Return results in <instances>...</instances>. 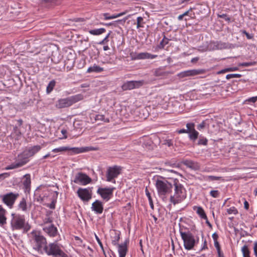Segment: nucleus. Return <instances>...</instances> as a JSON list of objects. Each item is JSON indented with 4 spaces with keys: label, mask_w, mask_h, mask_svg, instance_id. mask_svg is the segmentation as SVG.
<instances>
[{
    "label": "nucleus",
    "mask_w": 257,
    "mask_h": 257,
    "mask_svg": "<svg viewBox=\"0 0 257 257\" xmlns=\"http://www.w3.org/2000/svg\"><path fill=\"white\" fill-rule=\"evenodd\" d=\"M10 225L13 231L22 229L28 231L30 228V226L26 221L24 215L15 213L11 214Z\"/></svg>",
    "instance_id": "nucleus-2"
},
{
    "label": "nucleus",
    "mask_w": 257,
    "mask_h": 257,
    "mask_svg": "<svg viewBox=\"0 0 257 257\" xmlns=\"http://www.w3.org/2000/svg\"><path fill=\"white\" fill-rule=\"evenodd\" d=\"M105 31H106L105 29H104L103 28H99V29L90 30L88 31V32L91 35H94V36H98V35H101L102 34L105 32Z\"/></svg>",
    "instance_id": "nucleus-33"
},
{
    "label": "nucleus",
    "mask_w": 257,
    "mask_h": 257,
    "mask_svg": "<svg viewBox=\"0 0 257 257\" xmlns=\"http://www.w3.org/2000/svg\"><path fill=\"white\" fill-rule=\"evenodd\" d=\"M98 150V148L94 147H73L71 148L67 146H62L59 148H57L54 149L52 150V152L54 153H61L63 152L67 151H72V152L75 154H80L85 152H87L91 151H97Z\"/></svg>",
    "instance_id": "nucleus-8"
},
{
    "label": "nucleus",
    "mask_w": 257,
    "mask_h": 257,
    "mask_svg": "<svg viewBox=\"0 0 257 257\" xmlns=\"http://www.w3.org/2000/svg\"><path fill=\"white\" fill-rule=\"evenodd\" d=\"M226 212L228 214L236 215L238 213V210L234 206H232L227 209Z\"/></svg>",
    "instance_id": "nucleus-41"
},
{
    "label": "nucleus",
    "mask_w": 257,
    "mask_h": 257,
    "mask_svg": "<svg viewBox=\"0 0 257 257\" xmlns=\"http://www.w3.org/2000/svg\"><path fill=\"white\" fill-rule=\"evenodd\" d=\"M91 181V179L88 175L81 172L76 174L73 180L75 183L82 185H86L90 183Z\"/></svg>",
    "instance_id": "nucleus-14"
},
{
    "label": "nucleus",
    "mask_w": 257,
    "mask_h": 257,
    "mask_svg": "<svg viewBox=\"0 0 257 257\" xmlns=\"http://www.w3.org/2000/svg\"><path fill=\"white\" fill-rule=\"evenodd\" d=\"M121 168L117 166L109 167L106 173V181L115 184V179L121 173Z\"/></svg>",
    "instance_id": "nucleus-10"
},
{
    "label": "nucleus",
    "mask_w": 257,
    "mask_h": 257,
    "mask_svg": "<svg viewBox=\"0 0 257 257\" xmlns=\"http://www.w3.org/2000/svg\"><path fill=\"white\" fill-rule=\"evenodd\" d=\"M29 161L28 157L25 153H23L18 155L16 161L6 167V170H13L22 167L26 164Z\"/></svg>",
    "instance_id": "nucleus-11"
},
{
    "label": "nucleus",
    "mask_w": 257,
    "mask_h": 257,
    "mask_svg": "<svg viewBox=\"0 0 257 257\" xmlns=\"http://www.w3.org/2000/svg\"><path fill=\"white\" fill-rule=\"evenodd\" d=\"M214 246L216 248L217 251H218L221 250V248H220L219 242L218 241H214Z\"/></svg>",
    "instance_id": "nucleus-54"
},
{
    "label": "nucleus",
    "mask_w": 257,
    "mask_h": 257,
    "mask_svg": "<svg viewBox=\"0 0 257 257\" xmlns=\"http://www.w3.org/2000/svg\"><path fill=\"white\" fill-rule=\"evenodd\" d=\"M205 126H206V122L205 121H203L201 123H200V124H199L197 125V128L199 131H201L204 128Z\"/></svg>",
    "instance_id": "nucleus-49"
},
{
    "label": "nucleus",
    "mask_w": 257,
    "mask_h": 257,
    "mask_svg": "<svg viewBox=\"0 0 257 257\" xmlns=\"http://www.w3.org/2000/svg\"><path fill=\"white\" fill-rule=\"evenodd\" d=\"M10 176L9 173H4L0 174V180H3L4 179L8 178Z\"/></svg>",
    "instance_id": "nucleus-52"
},
{
    "label": "nucleus",
    "mask_w": 257,
    "mask_h": 257,
    "mask_svg": "<svg viewBox=\"0 0 257 257\" xmlns=\"http://www.w3.org/2000/svg\"><path fill=\"white\" fill-rule=\"evenodd\" d=\"M212 237L214 241H217L218 235L216 232H214V233L212 234Z\"/></svg>",
    "instance_id": "nucleus-60"
},
{
    "label": "nucleus",
    "mask_w": 257,
    "mask_h": 257,
    "mask_svg": "<svg viewBox=\"0 0 257 257\" xmlns=\"http://www.w3.org/2000/svg\"><path fill=\"white\" fill-rule=\"evenodd\" d=\"M44 231L50 237H55L58 234V230L53 224L45 225L43 228Z\"/></svg>",
    "instance_id": "nucleus-17"
},
{
    "label": "nucleus",
    "mask_w": 257,
    "mask_h": 257,
    "mask_svg": "<svg viewBox=\"0 0 257 257\" xmlns=\"http://www.w3.org/2000/svg\"><path fill=\"white\" fill-rule=\"evenodd\" d=\"M191 126H189V127H187V129H184V128H183V129H180L178 131H177V132L178 134H188V133L189 132V131H190V128Z\"/></svg>",
    "instance_id": "nucleus-47"
},
{
    "label": "nucleus",
    "mask_w": 257,
    "mask_h": 257,
    "mask_svg": "<svg viewBox=\"0 0 257 257\" xmlns=\"http://www.w3.org/2000/svg\"><path fill=\"white\" fill-rule=\"evenodd\" d=\"M221 179V177L214 176H207L204 177V179L206 181H217Z\"/></svg>",
    "instance_id": "nucleus-40"
},
{
    "label": "nucleus",
    "mask_w": 257,
    "mask_h": 257,
    "mask_svg": "<svg viewBox=\"0 0 257 257\" xmlns=\"http://www.w3.org/2000/svg\"><path fill=\"white\" fill-rule=\"evenodd\" d=\"M174 194L170 196V200L171 203L175 205L183 201L186 198L187 194L183 185L178 181H174Z\"/></svg>",
    "instance_id": "nucleus-3"
},
{
    "label": "nucleus",
    "mask_w": 257,
    "mask_h": 257,
    "mask_svg": "<svg viewBox=\"0 0 257 257\" xmlns=\"http://www.w3.org/2000/svg\"><path fill=\"white\" fill-rule=\"evenodd\" d=\"M18 124L17 126H19L20 127L23 124V121L22 119H19L17 120Z\"/></svg>",
    "instance_id": "nucleus-63"
},
{
    "label": "nucleus",
    "mask_w": 257,
    "mask_h": 257,
    "mask_svg": "<svg viewBox=\"0 0 257 257\" xmlns=\"http://www.w3.org/2000/svg\"><path fill=\"white\" fill-rule=\"evenodd\" d=\"M210 195L213 198H218L219 196L220 193L218 190H211L210 192Z\"/></svg>",
    "instance_id": "nucleus-45"
},
{
    "label": "nucleus",
    "mask_w": 257,
    "mask_h": 257,
    "mask_svg": "<svg viewBox=\"0 0 257 257\" xmlns=\"http://www.w3.org/2000/svg\"><path fill=\"white\" fill-rule=\"evenodd\" d=\"M95 119L96 120H100L104 122H108L109 119L108 118H106L103 114H97L95 116Z\"/></svg>",
    "instance_id": "nucleus-38"
},
{
    "label": "nucleus",
    "mask_w": 257,
    "mask_h": 257,
    "mask_svg": "<svg viewBox=\"0 0 257 257\" xmlns=\"http://www.w3.org/2000/svg\"><path fill=\"white\" fill-rule=\"evenodd\" d=\"M82 99L83 96L81 94H77L69 97L61 98L57 101L56 106L58 108L69 107Z\"/></svg>",
    "instance_id": "nucleus-9"
},
{
    "label": "nucleus",
    "mask_w": 257,
    "mask_h": 257,
    "mask_svg": "<svg viewBox=\"0 0 257 257\" xmlns=\"http://www.w3.org/2000/svg\"><path fill=\"white\" fill-rule=\"evenodd\" d=\"M158 57V55L149 53V59H153Z\"/></svg>",
    "instance_id": "nucleus-64"
},
{
    "label": "nucleus",
    "mask_w": 257,
    "mask_h": 257,
    "mask_svg": "<svg viewBox=\"0 0 257 257\" xmlns=\"http://www.w3.org/2000/svg\"><path fill=\"white\" fill-rule=\"evenodd\" d=\"M257 100V96L254 97H251L248 99V101L252 103H254Z\"/></svg>",
    "instance_id": "nucleus-59"
},
{
    "label": "nucleus",
    "mask_w": 257,
    "mask_h": 257,
    "mask_svg": "<svg viewBox=\"0 0 257 257\" xmlns=\"http://www.w3.org/2000/svg\"><path fill=\"white\" fill-rule=\"evenodd\" d=\"M6 210L0 205V226H3L7 223Z\"/></svg>",
    "instance_id": "nucleus-27"
},
{
    "label": "nucleus",
    "mask_w": 257,
    "mask_h": 257,
    "mask_svg": "<svg viewBox=\"0 0 257 257\" xmlns=\"http://www.w3.org/2000/svg\"><path fill=\"white\" fill-rule=\"evenodd\" d=\"M41 149V147L39 145L34 146L32 148H30L28 152L29 154L31 156H33L37 152H38Z\"/></svg>",
    "instance_id": "nucleus-34"
},
{
    "label": "nucleus",
    "mask_w": 257,
    "mask_h": 257,
    "mask_svg": "<svg viewBox=\"0 0 257 257\" xmlns=\"http://www.w3.org/2000/svg\"><path fill=\"white\" fill-rule=\"evenodd\" d=\"M120 232L119 231L113 230L111 232V243L113 245H117L118 244V242L120 239Z\"/></svg>",
    "instance_id": "nucleus-25"
},
{
    "label": "nucleus",
    "mask_w": 257,
    "mask_h": 257,
    "mask_svg": "<svg viewBox=\"0 0 257 257\" xmlns=\"http://www.w3.org/2000/svg\"><path fill=\"white\" fill-rule=\"evenodd\" d=\"M218 17L224 19L226 21L230 22V18L228 17L226 14H222L220 15H218Z\"/></svg>",
    "instance_id": "nucleus-48"
},
{
    "label": "nucleus",
    "mask_w": 257,
    "mask_h": 257,
    "mask_svg": "<svg viewBox=\"0 0 257 257\" xmlns=\"http://www.w3.org/2000/svg\"><path fill=\"white\" fill-rule=\"evenodd\" d=\"M253 252L255 257H257V241L254 242Z\"/></svg>",
    "instance_id": "nucleus-57"
},
{
    "label": "nucleus",
    "mask_w": 257,
    "mask_h": 257,
    "mask_svg": "<svg viewBox=\"0 0 257 257\" xmlns=\"http://www.w3.org/2000/svg\"><path fill=\"white\" fill-rule=\"evenodd\" d=\"M227 72H229V68H225L218 72L219 74L224 73Z\"/></svg>",
    "instance_id": "nucleus-62"
},
{
    "label": "nucleus",
    "mask_w": 257,
    "mask_h": 257,
    "mask_svg": "<svg viewBox=\"0 0 257 257\" xmlns=\"http://www.w3.org/2000/svg\"><path fill=\"white\" fill-rule=\"evenodd\" d=\"M254 64H255L254 62H243V63L240 64L239 65L241 66H243V67H248V66H253L254 65Z\"/></svg>",
    "instance_id": "nucleus-50"
},
{
    "label": "nucleus",
    "mask_w": 257,
    "mask_h": 257,
    "mask_svg": "<svg viewBox=\"0 0 257 257\" xmlns=\"http://www.w3.org/2000/svg\"><path fill=\"white\" fill-rule=\"evenodd\" d=\"M180 233L183 240L184 248L188 250L193 248L196 242H198L199 238L195 239L194 235L190 231H183L180 230Z\"/></svg>",
    "instance_id": "nucleus-7"
},
{
    "label": "nucleus",
    "mask_w": 257,
    "mask_h": 257,
    "mask_svg": "<svg viewBox=\"0 0 257 257\" xmlns=\"http://www.w3.org/2000/svg\"><path fill=\"white\" fill-rule=\"evenodd\" d=\"M24 181L23 184L25 191H29L31 187V175L29 174H27L24 176Z\"/></svg>",
    "instance_id": "nucleus-24"
},
{
    "label": "nucleus",
    "mask_w": 257,
    "mask_h": 257,
    "mask_svg": "<svg viewBox=\"0 0 257 257\" xmlns=\"http://www.w3.org/2000/svg\"><path fill=\"white\" fill-rule=\"evenodd\" d=\"M53 193L48 187L41 185L35 190L34 194L38 201L45 203L50 200V197Z\"/></svg>",
    "instance_id": "nucleus-6"
},
{
    "label": "nucleus",
    "mask_w": 257,
    "mask_h": 257,
    "mask_svg": "<svg viewBox=\"0 0 257 257\" xmlns=\"http://www.w3.org/2000/svg\"><path fill=\"white\" fill-rule=\"evenodd\" d=\"M91 209L97 214H101L103 211V205L102 202L100 200H96L92 204Z\"/></svg>",
    "instance_id": "nucleus-19"
},
{
    "label": "nucleus",
    "mask_w": 257,
    "mask_h": 257,
    "mask_svg": "<svg viewBox=\"0 0 257 257\" xmlns=\"http://www.w3.org/2000/svg\"><path fill=\"white\" fill-rule=\"evenodd\" d=\"M243 200L244 208H245V210H247L249 209V203L244 198L243 199Z\"/></svg>",
    "instance_id": "nucleus-58"
},
{
    "label": "nucleus",
    "mask_w": 257,
    "mask_h": 257,
    "mask_svg": "<svg viewBox=\"0 0 257 257\" xmlns=\"http://www.w3.org/2000/svg\"><path fill=\"white\" fill-rule=\"evenodd\" d=\"M241 76L240 74H229L226 76V78L227 79H230L233 78H240Z\"/></svg>",
    "instance_id": "nucleus-44"
},
{
    "label": "nucleus",
    "mask_w": 257,
    "mask_h": 257,
    "mask_svg": "<svg viewBox=\"0 0 257 257\" xmlns=\"http://www.w3.org/2000/svg\"><path fill=\"white\" fill-rule=\"evenodd\" d=\"M189 126H191V127L190 128L189 132L188 133L189 138L191 141L195 142L198 137L199 133L195 130V124L194 123H187L186 124V127H189Z\"/></svg>",
    "instance_id": "nucleus-18"
},
{
    "label": "nucleus",
    "mask_w": 257,
    "mask_h": 257,
    "mask_svg": "<svg viewBox=\"0 0 257 257\" xmlns=\"http://www.w3.org/2000/svg\"><path fill=\"white\" fill-rule=\"evenodd\" d=\"M61 135H59V139L60 140L66 139L67 138V129L65 127H60Z\"/></svg>",
    "instance_id": "nucleus-35"
},
{
    "label": "nucleus",
    "mask_w": 257,
    "mask_h": 257,
    "mask_svg": "<svg viewBox=\"0 0 257 257\" xmlns=\"http://www.w3.org/2000/svg\"><path fill=\"white\" fill-rule=\"evenodd\" d=\"M18 208L19 210H21L23 212H26L27 210V205L26 199L23 198L20 202H19Z\"/></svg>",
    "instance_id": "nucleus-31"
},
{
    "label": "nucleus",
    "mask_w": 257,
    "mask_h": 257,
    "mask_svg": "<svg viewBox=\"0 0 257 257\" xmlns=\"http://www.w3.org/2000/svg\"><path fill=\"white\" fill-rule=\"evenodd\" d=\"M207 143H208V140L206 138L202 136L201 135L200 136L199 139V140L198 141V143H197V144L198 145L206 146L207 145Z\"/></svg>",
    "instance_id": "nucleus-39"
},
{
    "label": "nucleus",
    "mask_w": 257,
    "mask_h": 257,
    "mask_svg": "<svg viewBox=\"0 0 257 257\" xmlns=\"http://www.w3.org/2000/svg\"><path fill=\"white\" fill-rule=\"evenodd\" d=\"M241 251L243 257H250V251L246 245H243L241 248Z\"/></svg>",
    "instance_id": "nucleus-37"
},
{
    "label": "nucleus",
    "mask_w": 257,
    "mask_h": 257,
    "mask_svg": "<svg viewBox=\"0 0 257 257\" xmlns=\"http://www.w3.org/2000/svg\"><path fill=\"white\" fill-rule=\"evenodd\" d=\"M29 241L33 249L38 253H43L47 244L46 238L38 230H33L28 234Z\"/></svg>",
    "instance_id": "nucleus-1"
},
{
    "label": "nucleus",
    "mask_w": 257,
    "mask_h": 257,
    "mask_svg": "<svg viewBox=\"0 0 257 257\" xmlns=\"http://www.w3.org/2000/svg\"><path fill=\"white\" fill-rule=\"evenodd\" d=\"M56 82L54 80L51 81L47 86L46 91L47 93H50L54 89L55 86Z\"/></svg>",
    "instance_id": "nucleus-36"
},
{
    "label": "nucleus",
    "mask_w": 257,
    "mask_h": 257,
    "mask_svg": "<svg viewBox=\"0 0 257 257\" xmlns=\"http://www.w3.org/2000/svg\"><path fill=\"white\" fill-rule=\"evenodd\" d=\"M12 135L16 137V139L19 140L22 137V133L19 126L15 125L13 128Z\"/></svg>",
    "instance_id": "nucleus-32"
},
{
    "label": "nucleus",
    "mask_w": 257,
    "mask_h": 257,
    "mask_svg": "<svg viewBox=\"0 0 257 257\" xmlns=\"http://www.w3.org/2000/svg\"><path fill=\"white\" fill-rule=\"evenodd\" d=\"M165 144L168 147H171L173 145V142L172 140H167L165 141Z\"/></svg>",
    "instance_id": "nucleus-55"
},
{
    "label": "nucleus",
    "mask_w": 257,
    "mask_h": 257,
    "mask_svg": "<svg viewBox=\"0 0 257 257\" xmlns=\"http://www.w3.org/2000/svg\"><path fill=\"white\" fill-rule=\"evenodd\" d=\"M201 72L202 70H201L192 69L183 71L180 73L179 75L182 77H187L191 76H195L201 73Z\"/></svg>",
    "instance_id": "nucleus-23"
},
{
    "label": "nucleus",
    "mask_w": 257,
    "mask_h": 257,
    "mask_svg": "<svg viewBox=\"0 0 257 257\" xmlns=\"http://www.w3.org/2000/svg\"><path fill=\"white\" fill-rule=\"evenodd\" d=\"M114 189V187H99L96 193L100 195L104 200L108 201L112 198L113 192Z\"/></svg>",
    "instance_id": "nucleus-13"
},
{
    "label": "nucleus",
    "mask_w": 257,
    "mask_h": 257,
    "mask_svg": "<svg viewBox=\"0 0 257 257\" xmlns=\"http://www.w3.org/2000/svg\"><path fill=\"white\" fill-rule=\"evenodd\" d=\"M44 252L54 257H68L62 250L61 244L57 242L50 243L48 245L46 244L44 249Z\"/></svg>",
    "instance_id": "nucleus-5"
},
{
    "label": "nucleus",
    "mask_w": 257,
    "mask_h": 257,
    "mask_svg": "<svg viewBox=\"0 0 257 257\" xmlns=\"http://www.w3.org/2000/svg\"><path fill=\"white\" fill-rule=\"evenodd\" d=\"M129 242L128 239H126L123 243L118 244L117 246V250L119 254V257H125L127 252V244Z\"/></svg>",
    "instance_id": "nucleus-20"
},
{
    "label": "nucleus",
    "mask_w": 257,
    "mask_h": 257,
    "mask_svg": "<svg viewBox=\"0 0 257 257\" xmlns=\"http://www.w3.org/2000/svg\"><path fill=\"white\" fill-rule=\"evenodd\" d=\"M209 47L212 50L224 49L228 48V44L221 41H211L209 44Z\"/></svg>",
    "instance_id": "nucleus-21"
},
{
    "label": "nucleus",
    "mask_w": 257,
    "mask_h": 257,
    "mask_svg": "<svg viewBox=\"0 0 257 257\" xmlns=\"http://www.w3.org/2000/svg\"><path fill=\"white\" fill-rule=\"evenodd\" d=\"M111 33V31L109 32V33L105 37V38L101 41L98 43L99 45H104L106 44L108 41V38L109 37V35Z\"/></svg>",
    "instance_id": "nucleus-46"
},
{
    "label": "nucleus",
    "mask_w": 257,
    "mask_h": 257,
    "mask_svg": "<svg viewBox=\"0 0 257 257\" xmlns=\"http://www.w3.org/2000/svg\"><path fill=\"white\" fill-rule=\"evenodd\" d=\"M193 209L194 211L196 212V213L199 216V217L201 218L207 219V215L202 207L194 206Z\"/></svg>",
    "instance_id": "nucleus-28"
},
{
    "label": "nucleus",
    "mask_w": 257,
    "mask_h": 257,
    "mask_svg": "<svg viewBox=\"0 0 257 257\" xmlns=\"http://www.w3.org/2000/svg\"><path fill=\"white\" fill-rule=\"evenodd\" d=\"M127 11H124L123 12L117 14H113L110 15L109 13H103L101 15V19H103L104 20H109L111 19H114L119 17L122 16L126 14Z\"/></svg>",
    "instance_id": "nucleus-22"
},
{
    "label": "nucleus",
    "mask_w": 257,
    "mask_h": 257,
    "mask_svg": "<svg viewBox=\"0 0 257 257\" xmlns=\"http://www.w3.org/2000/svg\"><path fill=\"white\" fill-rule=\"evenodd\" d=\"M19 194L18 193L10 192L6 194L1 195L3 202L7 205L10 208L13 207L14 204L19 197Z\"/></svg>",
    "instance_id": "nucleus-12"
},
{
    "label": "nucleus",
    "mask_w": 257,
    "mask_h": 257,
    "mask_svg": "<svg viewBox=\"0 0 257 257\" xmlns=\"http://www.w3.org/2000/svg\"><path fill=\"white\" fill-rule=\"evenodd\" d=\"M145 193L149 200L152 199L151 194L149 192L147 188H146L145 189Z\"/></svg>",
    "instance_id": "nucleus-56"
},
{
    "label": "nucleus",
    "mask_w": 257,
    "mask_h": 257,
    "mask_svg": "<svg viewBox=\"0 0 257 257\" xmlns=\"http://www.w3.org/2000/svg\"><path fill=\"white\" fill-rule=\"evenodd\" d=\"M168 39L166 38L165 37H164L162 39V40L160 42L158 47L160 49H162L164 48L165 46L168 44Z\"/></svg>",
    "instance_id": "nucleus-42"
},
{
    "label": "nucleus",
    "mask_w": 257,
    "mask_h": 257,
    "mask_svg": "<svg viewBox=\"0 0 257 257\" xmlns=\"http://www.w3.org/2000/svg\"><path fill=\"white\" fill-rule=\"evenodd\" d=\"M133 59L135 60L149 59V53L142 52L140 53L131 54Z\"/></svg>",
    "instance_id": "nucleus-26"
},
{
    "label": "nucleus",
    "mask_w": 257,
    "mask_h": 257,
    "mask_svg": "<svg viewBox=\"0 0 257 257\" xmlns=\"http://www.w3.org/2000/svg\"><path fill=\"white\" fill-rule=\"evenodd\" d=\"M242 34H244L245 35L246 38L248 39H251L253 37V35L252 34H249L248 33L246 32L245 30H243L241 31Z\"/></svg>",
    "instance_id": "nucleus-51"
},
{
    "label": "nucleus",
    "mask_w": 257,
    "mask_h": 257,
    "mask_svg": "<svg viewBox=\"0 0 257 257\" xmlns=\"http://www.w3.org/2000/svg\"><path fill=\"white\" fill-rule=\"evenodd\" d=\"M184 164L188 167L190 168L195 170H197L200 168V166L199 164L193 161L186 160L185 161Z\"/></svg>",
    "instance_id": "nucleus-29"
},
{
    "label": "nucleus",
    "mask_w": 257,
    "mask_h": 257,
    "mask_svg": "<svg viewBox=\"0 0 257 257\" xmlns=\"http://www.w3.org/2000/svg\"><path fill=\"white\" fill-rule=\"evenodd\" d=\"M56 155H51L50 153H48L47 154H46V155L44 156L43 157V159H46L49 157H51L52 158H54L55 157Z\"/></svg>",
    "instance_id": "nucleus-61"
},
{
    "label": "nucleus",
    "mask_w": 257,
    "mask_h": 257,
    "mask_svg": "<svg viewBox=\"0 0 257 257\" xmlns=\"http://www.w3.org/2000/svg\"><path fill=\"white\" fill-rule=\"evenodd\" d=\"M103 68L97 65L96 64H94L92 66L89 67L87 70V72L88 73H92L96 72L99 73L103 71Z\"/></svg>",
    "instance_id": "nucleus-30"
},
{
    "label": "nucleus",
    "mask_w": 257,
    "mask_h": 257,
    "mask_svg": "<svg viewBox=\"0 0 257 257\" xmlns=\"http://www.w3.org/2000/svg\"><path fill=\"white\" fill-rule=\"evenodd\" d=\"M143 18L142 17H139L137 18V28L138 29L140 28H143L144 27L143 26Z\"/></svg>",
    "instance_id": "nucleus-43"
},
{
    "label": "nucleus",
    "mask_w": 257,
    "mask_h": 257,
    "mask_svg": "<svg viewBox=\"0 0 257 257\" xmlns=\"http://www.w3.org/2000/svg\"><path fill=\"white\" fill-rule=\"evenodd\" d=\"M77 194L80 199L83 201H88L92 197V190L90 188H79L77 191Z\"/></svg>",
    "instance_id": "nucleus-15"
},
{
    "label": "nucleus",
    "mask_w": 257,
    "mask_h": 257,
    "mask_svg": "<svg viewBox=\"0 0 257 257\" xmlns=\"http://www.w3.org/2000/svg\"><path fill=\"white\" fill-rule=\"evenodd\" d=\"M95 238H96V239L97 240V242H98V243L100 247H101V249L102 250V251L103 252H104L103 246V244H102L101 240L98 238V237L97 235H95Z\"/></svg>",
    "instance_id": "nucleus-53"
},
{
    "label": "nucleus",
    "mask_w": 257,
    "mask_h": 257,
    "mask_svg": "<svg viewBox=\"0 0 257 257\" xmlns=\"http://www.w3.org/2000/svg\"><path fill=\"white\" fill-rule=\"evenodd\" d=\"M144 84V80L127 81L122 84L121 88L124 91L130 90L133 89L138 88Z\"/></svg>",
    "instance_id": "nucleus-16"
},
{
    "label": "nucleus",
    "mask_w": 257,
    "mask_h": 257,
    "mask_svg": "<svg viewBox=\"0 0 257 257\" xmlns=\"http://www.w3.org/2000/svg\"><path fill=\"white\" fill-rule=\"evenodd\" d=\"M155 186L159 196L164 200L171 193L173 188L172 184L165 179H158Z\"/></svg>",
    "instance_id": "nucleus-4"
}]
</instances>
